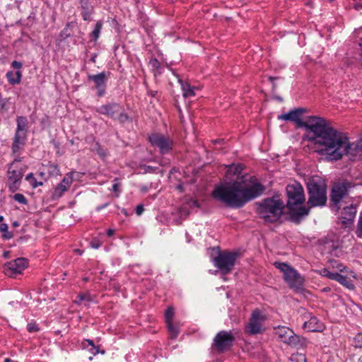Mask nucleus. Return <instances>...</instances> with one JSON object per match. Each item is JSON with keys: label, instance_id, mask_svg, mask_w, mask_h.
I'll return each mask as SVG.
<instances>
[{"label": "nucleus", "instance_id": "nucleus-1", "mask_svg": "<svg viewBox=\"0 0 362 362\" xmlns=\"http://www.w3.org/2000/svg\"><path fill=\"white\" fill-rule=\"evenodd\" d=\"M250 185H248L247 180H240L218 185L213 190L212 197L228 207L241 208L261 196L266 189L255 177H250Z\"/></svg>", "mask_w": 362, "mask_h": 362}, {"label": "nucleus", "instance_id": "nucleus-2", "mask_svg": "<svg viewBox=\"0 0 362 362\" xmlns=\"http://www.w3.org/2000/svg\"><path fill=\"white\" fill-rule=\"evenodd\" d=\"M316 151L327 156L329 160H339L344 155L351 159L362 156V146L357 143H349L348 137L334 128L329 122L324 133Z\"/></svg>", "mask_w": 362, "mask_h": 362}, {"label": "nucleus", "instance_id": "nucleus-3", "mask_svg": "<svg viewBox=\"0 0 362 362\" xmlns=\"http://www.w3.org/2000/svg\"><path fill=\"white\" fill-rule=\"evenodd\" d=\"M305 112L306 110L304 108L292 110L288 113L279 115L278 119L294 122L298 127L305 128L308 133V140L313 141L317 148L330 122L324 117L317 116H310L306 121H303L300 117Z\"/></svg>", "mask_w": 362, "mask_h": 362}, {"label": "nucleus", "instance_id": "nucleus-4", "mask_svg": "<svg viewBox=\"0 0 362 362\" xmlns=\"http://www.w3.org/2000/svg\"><path fill=\"white\" fill-rule=\"evenodd\" d=\"M286 193L290 220L293 223H299L310 213L308 208L302 206L305 201L304 189L300 183L295 181L286 186Z\"/></svg>", "mask_w": 362, "mask_h": 362}, {"label": "nucleus", "instance_id": "nucleus-5", "mask_svg": "<svg viewBox=\"0 0 362 362\" xmlns=\"http://www.w3.org/2000/svg\"><path fill=\"white\" fill-rule=\"evenodd\" d=\"M284 207V201L274 196L257 203V213L265 222L274 223L281 218Z\"/></svg>", "mask_w": 362, "mask_h": 362}, {"label": "nucleus", "instance_id": "nucleus-6", "mask_svg": "<svg viewBox=\"0 0 362 362\" xmlns=\"http://www.w3.org/2000/svg\"><path fill=\"white\" fill-rule=\"evenodd\" d=\"M306 186L308 194L307 208L325 206L327 201L325 180L319 176H313L308 180Z\"/></svg>", "mask_w": 362, "mask_h": 362}, {"label": "nucleus", "instance_id": "nucleus-7", "mask_svg": "<svg viewBox=\"0 0 362 362\" xmlns=\"http://www.w3.org/2000/svg\"><path fill=\"white\" fill-rule=\"evenodd\" d=\"M274 265L284 274V280L290 288L299 291L303 288L305 279L300 273L286 262H275Z\"/></svg>", "mask_w": 362, "mask_h": 362}, {"label": "nucleus", "instance_id": "nucleus-8", "mask_svg": "<svg viewBox=\"0 0 362 362\" xmlns=\"http://www.w3.org/2000/svg\"><path fill=\"white\" fill-rule=\"evenodd\" d=\"M20 160L15 159L8 166L6 185L11 192H15L19 189L24 175L23 169L17 163Z\"/></svg>", "mask_w": 362, "mask_h": 362}, {"label": "nucleus", "instance_id": "nucleus-9", "mask_svg": "<svg viewBox=\"0 0 362 362\" xmlns=\"http://www.w3.org/2000/svg\"><path fill=\"white\" fill-rule=\"evenodd\" d=\"M238 256L237 252L229 251L220 252L214 258L213 262L221 274L226 275L230 273L233 269Z\"/></svg>", "mask_w": 362, "mask_h": 362}, {"label": "nucleus", "instance_id": "nucleus-10", "mask_svg": "<svg viewBox=\"0 0 362 362\" xmlns=\"http://www.w3.org/2000/svg\"><path fill=\"white\" fill-rule=\"evenodd\" d=\"M16 123L17 128L11 147L12 151L14 153H18L24 146L28 129V121L25 117H17Z\"/></svg>", "mask_w": 362, "mask_h": 362}, {"label": "nucleus", "instance_id": "nucleus-11", "mask_svg": "<svg viewBox=\"0 0 362 362\" xmlns=\"http://www.w3.org/2000/svg\"><path fill=\"white\" fill-rule=\"evenodd\" d=\"M355 187V184L347 180H343L334 184L330 200L334 205H338L339 202L349 195V191Z\"/></svg>", "mask_w": 362, "mask_h": 362}, {"label": "nucleus", "instance_id": "nucleus-12", "mask_svg": "<svg viewBox=\"0 0 362 362\" xmlns=\"http://www.w3.org/2000/svg\"><path fill=\"white\" fill-rule=\"evenodd\" d=\"M234 341L235 337L230 331L222 330L216 334L211 347L218 353H223L230 349Z\"/></svg>", "mask_w": 362, "mask_h": 362}, {"label": "nucleus", "instance_id": "nucleus-13", "mask_svg": "<svg viewBox=\"0 0 362 362\" xmlns=\"http://www.w3.org/2000/svg\"><path fill=\"white\" fill-rule=\"evenodd\" d=\"M149 142L153 146L157 147L161 154L168 153L173 148V141L169 137L159 133L149 136Z\"/></svg>", "mask_w": 362, "mask_h": 362}, {"label": "nucleus", "instance_id": "nucleus-14", "mask_svg": "<svg viewBox=\"0 0 362 362\" xmlns=\"http://www.w3.org/2000/svg\"><path fill=\"white\" fill-rule=\"evenodd\" d=\"M264 316L259 310H255L245 328V332L249 335H255L262 332V322L264 320Z\"/></svg>", "mask_w": 362, "mask_h": 362}, {"label": "nucleus", "instance_id": "nucleus-15", "mask_svg": "<svg viewBox=\"0 0 362 362\" xmlns=\"http://www.w3.org/2000/svg\"><path fill=\"white\" fill-rule=\"evenodd\" d=\"M88 80L93 82L94 88L97 90L98 97H102L105 94L108 80V76L105 72L103 71L98 74L88 75Z\"/></svg>", "mask_w": 362, "mask_h": 362}, {"label": "nucleus", "instance_id": "nucleus-16", "mask_svg": "<svg viewBox=\"0 0 362 362\" xmlns=\"http://www.w3.org/2000/svg\"><path fill=\"white\" fill-rule=\"evenodd\" d=\"M303 318L305 320L303 325V328L308 332H322L325 326L315 316L312 315L310 313H304Z\"/></svg>", "mask_w": 362, "mask_h": 362}, {"label": "nucleus", "instance_id": "nucleus-17", "mask_svg": "<svg viewBox=\"0 0 362 362\" xmlns=\"http://www.w3.org/2000/svg\"><path fill=\"white\" fill-rule=\"evenodd\" d=\"M356 214V205L351 204L350 206H345L341 212V224L342 226L346 228H350L354 221V218Z\"/></svg>", "mask_w": 362, "mask_h": 362}, {"label": "nucleus", "instance_id": "nucleus-18", "mask_svg": "<svg viewBox=\"0 0 362 362\" xmlns=\"http://www.w3.org/2000/svg\"><path fill=\"white\" fill-rule=\"evenodd\" d=\"M122 110L121 105L117 103H107L95 109V111L110 118H115Z\"/></svg>", "mask_w": 362, "mask_h": 362}, {"label": "nucleus", "instance_id": "nucleus-19", "mask_svg": "<svg viewBox=\"0 0 362 362\" xmlns=\"http://www.w3.org/2000/svg\"><path fill=\"white\" fill-rule=\"evenodd\" d=\"M28 266L27 259L20 257L16 259L13 262H10L7 264V274L10 275L21 274Z\"/></svg>", "mask_w": 362, "mask_h": 362}, {"label": "nucleus", "instance_id": "nucleus-20", "mask_svg": "<svg viewBox=\"0 0 362 362\" xmlns=\"http://www.w3.org/2000/svg\"><path fill=\"white\" fill-rule=\"evenodd\" d=\"M72 182V175L70 173L66 174V176L61 181V182L59 183L55 187L52 194V198L56 199L61 197L63 195V194L69 189Z\"/></svg>", "mask_w": 362, "mask_h": 362}, {"label": "nucleus", "instance_id": "nucleus-21", "mask_svg": "<svg viewBox=\"0 0 362 362\" xmlns=\"http://www.w3.org/2000/svg\"><path fill=\"white\" fill-rule=\"evenodd\" d=\"M308 344V341L306 338L295 334L293 331V334L290 335L288 341H287V345L297 349L305 348Z\"/></svg>", "mask_w": 362, "mask_h": 362}, {"label": "nucleus", "instance_id": "nucleus-22", "mask_svg": "<svg viewBox=\"0 0 362 362\" xmlns=\"http://www.w3.org/2000/svg\"><path fill=\"white\" fill-rule=\"evenodd\" d=\"M80 4L83 20L86 21H90L92 20L91 15L94 13V8L90 4V0H78Z\"/></svg>", "mask_w": 362, "mask_h": 362}, {"label": "nucleus", "instance_id": "nucleus-23", "mask_svg": "<svg viewBox=\"0 0 362 362\" xmlns=\"http://www.w3.org/2000/svg\"><path fill=\"white\" fill-rule=\"evenodd\" d=\"M291 334H293V330L288 327L278 326L274 328L275 336L284 344H287Z\"/></svg>", "mask_w": 362, "mask_h": 362}, {"label": "nucleus", "instance_id": "nucleus-24", "mask_svg": "<svg viewBox=\"0 0 362 362\" xmlns=\"http://www.w3.org/2000/svg\"><path fill=\"white\" fill-rule=\"evenodd\" d=\"M226 171V177L228 180H232L233 177L238 176L241 174L244 166L241 163L231 164L227 167Z\"/></svg>", "mask_w": 362, "mask_h": 362}, {"label": "nucleus", "instance_id": "nucleus-25", "mask_svg": "<svg viewBox=\"0 0 362 362\" xmlns=\"http://www.w3.org/2000/svg\"><path fill=\"white\" fill-rule=\"evenodd\" d=\"M7 80L11 85L19 84L21 81L22 73L21 71H9L6 74Z\"/></svg>", "mask_w": 362, "mask_h": 362}, {"label": "nucleus", "instance_id": "nucleus-26", "mask_svg": "<svg viewBox=\"0 0 362 362\" xmlns=\"http://www.w3.org/2000/svg\"><path fill=\"white\" fill-rule=\"evenodd\" d=\"M178 81L181 85L182 95L184 98H189L195 95L194 88L192 87L188 83L184 82L180 78L178 79Z\"/></svg>", "mask_w": 362, "mask_h": 362}, {"label": "nucleus", "instance_id": "nucleus-27", "mask_svg": "<svg viewBox=\"0 0 362 362\" xmlns=\"http://www.w3.org/2000/svg\"><path fill=\"white\" fill-rule=\"evenodd\" d=\"M91 301L92 298L90 293H79L74 302L77 305L83 303L85 306H89Z\"/></svg>", "mask_w": 362, "mask_h": 362}, {"label": "nucleus", "instance_id": "nucleus-28", "mask_svg": "<svg viewBox=\"0 0 362 362\" xmlns=\"http://www.w3.org/2000/svg\"><path fill=\"white\" fill-rule=\"evenodd\" d=\"M334 281H338L341 285L346 286L349 289L354 288V285L351 283L350 279L346 276H343L338 273L337 275L336 276Z\"/></svg>", "mask_w": 362, "mask_h": 362}, {"label": "nucleus", "instance_id": "nucleus-29", "mask_svg": "<svg viewBox=\"0 0 362 362\" xmlns=\"http://www.w3.org/2000/svg\"><path fill=\"white\" fill-rule=\"evenodd\" d=\"M102 28L103 22L101 21H98L95 23L94 30L89 35L91 41L96 42L98 40Z\"/></svg>", "mask_w": 362, "mask_h": 362}, {"label": "nucleus", "instance_id": "nucleus-30", "mask_svg": "<svg viewBox=\"0 0 362 362\" xmlns=\"http://www.w3.org/2000/svg\"><path fill=\"white\" fill-rule=\"evenodd\" d=\"M166 325H167L168 330V332L170 334V337L171 339L177 338L179 334L178 327L177 325H174L173 323V322L166 323Z\"/></svg>", "mask_w": 362, "mask_h": 362}, {"label": "nucleus", "instance_id": "nucleus-31", "mask_svg": "<svg viewBox=\"0 0 362 362\" xmlns=\"http://www.w3.org/2000/svg\"><path fill=\"white\" fill-rule=\"evenodd\" d=\"M25 180L29 182L33 188H36L43 185V181H37L33 173H30L25 176Z\"/></svg>", "mask_w": 362, "mask_h": 362}, {"label": "nucleus", "instance_id": "nucleus-32", "mask_svg": "<svg viewBox=\"0 0 362 362\" xmlns=\"http://www.w3.org/2000/svg\"><path fill=\"white\" fill-rule=\"evenodd\" d=\"M47 168L49 177H57L60 175V170L57 165L51 163L47 165Z\"/></svg>", "mask_w": 362, "mask_h": 362}, {"label": "nucleus", "instance_id": "nucleus-33", "mask_svg": "<svg viewBox=\"0 0 362 362\" xmlns=\"http://www.w3.org/2000/svg\"><path fill=\"white\" fill-rule=\"evenodd\" d=\"M0 231L3 233L2 238L5 240H10L13 238L12 233L8 231V225L6 223L0 224Z\"/></svg>", "mask_w": 362, "mask_h": 362}, {"label": "nucleus", "instance_id": "nucleus-34", "mask_svg": "<svg viewBox=\"0 0 362 362\" xmlns=\"http://www.w3.org/2000/svg\"><path fill=\"white\" fill-rule=\"evenodd\" d=\"M175 315L174 309L172 307H168L165 311V322H172Z\"/></svg>", "mask_w": 362, "mask_h": 362}, {"label": "nucleus", "instance_id": "nucleus-35", "mask_svg": "<svg viewBox=\"0 0 362 362\" xmlns=\"http://www.w3.org/2000/svg\"><path fill=\"white\" fill-rule=\"evenodd\" d=\"M352 345L355 348H359L362 349V332H358L352 341Z\"/></svg>", "mask_w": 362, "mask_h": 362}, {"label": "nucleus", "instance_id": "nucleus-36", "mask_svg": "<svg viewBox=\"0 0 362 362\" xmlns=\"http://www.w3.org/2000/svg\"><path fill=\"white\" fill-rule=\"evenodd\" d=\"M338 272H332L329 269L324 268L321 270L320 274L329 279L334 280Z\"/></svg>", "mask_w": 362, "mask_h": 362}, {"label": "nucleus", "instance_id": "nucleus-37", "mask_svg": "<svg viewBox=\"0 0 362 362\" xmlns=\"http://www.w3.org/2000/svg\"><path fill=\"white\" fill-rule=\"evenodd\" d=\"M113 181L115 183L113 184L111 190L115 193V197H118L121 192V190H120L121 184L119 182V179L117 177L115 178Z\"/></svg>", "mask_w": 362, "mask_h": 362}, {"label": "nucleus", "instance_id": "nucleus-38", "mask_svg": "<svg viewBox=\"0 0 362 362\" xmlns=\"http://www.w3.org/2000/svg\"><path fill=\"white\" fill-rule=\"evenodd\" d=\"M13 199L16 202H17L20 204H22L23 205L28 204V199L23 194H20V193L15 194L13 197Z\"/></svg>", "mask_w": 362, "mask_h": 362}, {"label": "nucleus", "instance_id": "nucleus-39", "mask_svg": "<svg viewBox=\"0 0 362 362\" xmlns=\"http://www.w3.org/2000/svg\"><path fill=\"white\" fill-rule=\"evenodd\" d=\"M8 98H1L0 99V113H4L6 112L8 110Z\"/></svg>", "mask_w": 362, "mask_h": 362}, {"label": "nucleus", "instance_id": "nucleus-40", "mask_svg": "<svg viewBox=\"0 0 362 362\" xmlns=\"http://www.w3.org/2000/svg\"><path fill=\"white\" fill-rule=\"evenodd\" d=\"M356 234L358 237L362 238V211L359 215Z\"/></svg>", "mask_w": 362, "mask_h": 362}, {"label": "nucleus", "instance_id": "nucleus-41", "mask_svg": "<svg viewBox=\"0 0 362 362\" xmlns=\"http://www.w3.org/2000/svg\"><path fill=\"white\" fill-rule=\"evenodd\" d=\"M117 119H118V121L122 124H124L130 120L129 117L128 116L127 114L120 112L118 113Z\"/></svg>", "mask_w": 362, "mask_h": 362}, {"label": "nucleus", "instance_id": "nucleus-42", "mask_svg": "<svg viewBox=\"0 0 362 362\" xmlns=\"http://www.w3.org/2000/svg\"><path fill=\"white\" fill-rule=\"evenodd\" d=\"M149 64L153 70L158 71L160 68V63L156 58H152Z\"/></svg>", "mask_w": 362, "mask_h": 362}, {"label": "nucleus", "instance_id": "nucleus-43", "mask_svg": "<svg viewBox=\"0 0 362 362\" xmlns=\"http://www.w3.org/2000/svg\"><path fill=\"white\" fill-rule=\"evenodd\" d=\"M27 329L29 332H35L39 330V327L35 322H30L28 324Z\"/></svg>", "mask_w": 362, "mask_h": 362}, {"label": "nucleus", "instance_id": "nucleus-44", "mask_svg": "<svg viewBox=\"0 0 362 362\" xmlns=\"http://www.w3.org/2000/svg\"><path fill=\"white\" fill-rule=\"evenodd\" d=\"M23 64L21 62L18 61H13L11 63V67L18 69V71H20V69L22 68Z\"/></svg>", "mask_w": 362, "mask_h": 362}, {"label": "nucleus", "instance_id": "nucleus-45", "mask_svg": "<svg viewBox=\"0 0 362 362\" xmlns=\"http://www.w3.org/2000/svg\"><path fill=\"white\" fill-rule=\"evenodd\" d=\"M144 211V206L142 204H139L136 207L135 212L138 216H140Z\"/></svg>", "mask_w": 362, "mask_h": 362}, {"label": "nucleus", "instance_id": "nucleus-46", "mask_svg": "<svg viewBox=\"0 0 362 362\" xmlns=\"http://www.w3.org/2000/svg\"><path fill=\"white\" fill-rule=\"evenodd\" d=\"M85 343H87L88 344V346H90L91 347H94V342L93 340L91 339H84V341L82 342V344L84 347H86V346L85 345Z\"/></svg>", "mask_w": 362, "mask_h": 362}, {"label": "nucleus", "instance_id": "nucleus-47", "mask_svg": "<svg viewBox=\"0 0 362 362\" xmlns=\"http://www.w3.org/2000/svg\"><path fill=\"white\" fill-rule=\"evenodd\" d=\"M90 245L93 248L98 249L100 247L101 243L98 240H93Z\"/></svg>", "mask_w": 362, "mask_h": 362}, {"label": "nucleus", "instance_id": "nucleus-48", "mask_svg": "<svg viewBox=\"0 0 362 362\" xmlns=\"http://www.w3.org/2000/svg\"><path fill=\"white\" fill-rule=\"evenodd\" d=\"M189 204H190L191 207H196V208L200 207V205H199L198 201L195 200V199H191L189 202Z\"/></svg>", "mask_w": 362, "mask_h": 362}, {"label": "nucleus", "instance_id": "nucleus-49", "mask_svg": "<svg viewBox=\"0 0 362 362\" xmlns=\"http://www.w3.org/2000/svg\"><path fill=\"white\" fill-rule=\"evenodd\" d=\"M89 351L91 352V354L95 356L100 352L99 346H96L95 345H94V347H91V349H90Z\"/></svg>", "mask_w": 362, "mask_h": 362}, {"label": "nucleus", "instance_id": "nucleus-50", "mask_svg": "<svg viewBox=\"0 0 362 362\" xmlns=\"http://www.w3.org/2000/svg\"><path fill=\"white\" fill-rule=\"evenodd\" d=\"M157 91L156 90H148L147 91V94L151 97H155L156 95H157Z\"/></svg>", "mask_w": 362, "mask_h": 362}, {"label": "nucleus", "instance_id": "nucleus-51", "mask_svg": "<svg viewBox=\"0 0 362 362\" xmlns=\"http://www.w3.org/2000/svg\"><path fill=\"white\" fill-rule=\"evenodd\" d=\"M45 174H46V173H44V172H40V173H39L38 175H39V176L40 177V178L42 179V180H41V181H43V182H44V181H45V180H47V178L46 177Z\"/></svg>", "mask_w": 362, "mask_h": 362}, {"label": "nucleus", "instance_id": "nucleus-52", "mask_svg": "<svg viewBox=\"0 0 362 362\" xmlns=\"http://www.w3.org/2000/svg\"><path fill=\"white\" fill-rule=\"evenodd\" d=\"M108 205H109V203L107 202V203H105V204H103V205L98 206L96 208V210H97L98 211H100V210H102V209H105V207H107Z\"/></svg>", "mask_w": 362, "mask_h": 362}, {"label": "nucleus", "instance_id": "nucleus-53", "mask_svg": "<svg viewBox=\"0 0 362 362\" xmlns=\"http://www.w3.org/2000/svg\"><path fill=\"white\" fill-rule=\"evenodd\" d=\"M337 268L340 272H344V271H345V270H346V267H344L343 264H337Z\"/></svg>", "mask_w": 362, "mask_h": 362}, {"label": "nucleus", "instance_id": "nucleus-54", "mask_svg": "<svg viewBox=\"0 0 362 362\" xmlns=\"http://www.w3.org/2000/svg\"><path fill=\"white\" fill-rule=\"evenodd\" d=\"M277 78L276 77H273V76H269V81H270L272 83H273V88H276V84L274 83V81Z\"/></svg>", "mask_w": 362, "mask_h": 362}, {"label": "nucleus", "instance_id": "nucleus-55", "mask_svg": "<svg viewBox=\"0 0 362 362\" xmlns=\"http://www.w3.org/2000/svg\"><path fill=\"white\" fill-rule=\"evenodd\" d=\"M114 233H115V230H114L113 229H110H110H108V230H107V235L108 236H112V235L114 234Z\"/></svg>", "mask_w": 362, "mask_h": 362}, {"label": "nucleus", "instance_id": "nucleus-56", "mask_svg": "<svg viewBox=\"0 0 362 362\" xmlns=\"http://www.w3.org/2000/svg\"><path fill=\"white\" fill-rule=\"evenodd\" d=\"M299 357H300V359L298 361V362H306L305 356L300 355Z\"/></svg>", "mask_w": 362, "mask_h": 362}, {"label": "nucleus", "instance_id": "nucleus-57", "mask_svg": "<svg viewBox=\"0 0 362 362\" xmlns=\"http://www.w3.org/2000/svg\"><path fill=\"white\" fill-rule=\"evenodd\" d=\"M13 226H15V227H16V226H19V223H18V222L15 221V222H13Z\"/></svg>", "mask_w": 362, "mask_h": 362}, {"label": "nucleus", "instance_id": "nucleus-58", "mask_svg": "<svg viewBox=\"0 0 362 362\" xmlns=\"http://www.w3.org/2000/svg\"><path fill=\"white\" fill-rule=\"evenodd\" d=\"M4 362H12V361L10 358H6L4 359Z\"/></svg>", "mask_w": 362, "mask_h": 362}, {"label": "nucleus", "instance_id": "nucleus-59", "mask_svg": "<svg viewBox=\"0 0 362 362\" xmlns=\"http://www.w3.org/2000/svg\"><path fill=\"white\" fill-rule=\"evenodd\" d=\"M360 8H362L361 5H358V6H356V9H359Z\"/></svg>", "mask_w": 362, "mask_h": 362}, {"label": "nucleus", "instance_id": "nucleus-60", "mask_svg": "<svg viewBox=\"0 0 362 362\" xmlns=\"http://www.w3.org/2000/svg\"><path fill=\"white\" fill-rule=\"evenodd\" d=\"M122 212H123L125 215H127V211H126L124 209H122Z\"/></svg>", "mask_w": 362, "mask_h": 362}, {"label": "nucleus", "instance_id": "nucleus-61", "mask_svg": "<svg viewBox=\"0 0 362 362\" xmlns=\"http://www.w3.org/2000/svg\"><path fill=\"white\" fill-rule=\"evenodd\" d=\"M147 169H148V170H152V169H153V168H152V167H151V166H146V170H147Z\"/></svg>", "mask_w": 362, "mask_h": 362}, {"label": "nucleus", "instance_id": "nucleus-62", "mask_svg": "<svg viewBox=\"0 0 362 362\" xmlns=\"http://www.w3.org/2000/svg\"><path fill=\"white\" fill-rule=\"evenodd\" d=\"M76 251L79 255H81V254H82V252H81V251H80L79 250H76Z\"/></svg>", "mask_w": 362, "mask_h": 362}, {"label": "nucleus", "instance_id": "nucleus-63", "mask_svg": "<svg viewBox=\"0 0 362 362\" xmlns=\"http://www.w3.org/2000/svg\"><path fill=\"white\" fill-rule=\"evenodd\" d=\"M358 362H362V356L358 358Z\"/></svg>", "mask_w": 362, "mask_h": 362}, {"label": "nucleus", "instance_id": "nucleus-64", "mask_svg": "<svg viewBox=\"0 0 362 362\" xmlns=\"http://www.w3.org/2000/svg\"><path fill=\"white\" fill-rule=\"evenodd\" d=\"M361 47H362V38L361 39V42L359 43Z\"/></svg>", "mask_w": 362, "mask_h": 362}]
</instances>
